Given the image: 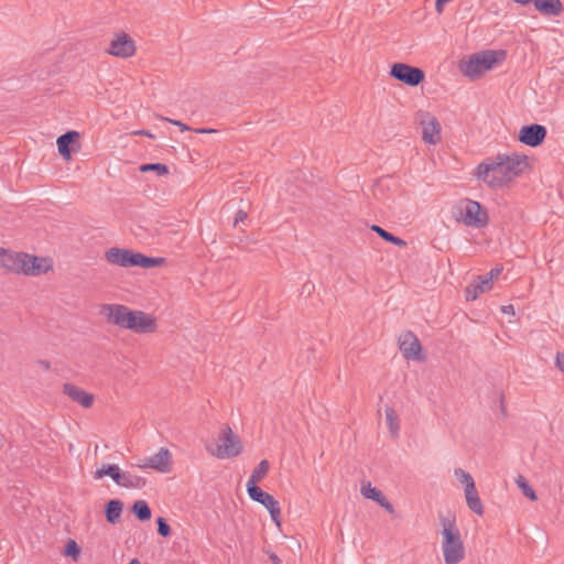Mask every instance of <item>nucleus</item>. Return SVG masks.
<instances>
[{"mask_svg": "<svg viewBox=\"0 0 564 564\" xmlns=\"http://www.w3.org/2000/svg\"><path fill=\"white\" fill-rule=\"evenodd\" d=\"M527 158L518 154H498L477 165L475 176L491 188H499L519 176Z\"/></svg>", "mask_w": 564, "mask_h": 564, "instance_id": "obj_1", "label": "nucleus"}, {"mask_svg": "<svg viewBox=\"0 0 564 564\" xmlns=\"http://www.w3.org/2000/svg\"><path fill=\"white\" fill-rule=\"evenodd\" d=\"M109 324L130 329L137 334L152 333L156 328L155 318L142 311H133L122 304H102L100 307Z\"/></svg>", "mask_w": 564, "mask_h": 564, "instance_id": "obj_2", "label": "nucleus"}, {"mask_svg": "<svg viewBox=\"0 0 564 564\" xmlns=\"http://www.w3.org/2000/svg\"><path fill=\"white\" fill-rule=\"evenodd\" d=\"M0 264L9 272L32 276L47 273L53 269L51 259L8 250L0 252Z\"/></svg>", "mask_w": 564, "mask_h": 564, "instance_id": "obj_3", "label": "nucleus"}, {"mask_svg": "<svg viewBox=\"0 0 564 564\" xmlns=\"http://www.w3.org/2000/svg\"><path fill=\"white\" fill-rule=\"evenodd\" d=\"M442 553L445 564H459L465 558V546L454 518L442 517Z\"/></svg>", "mask_w": 564, "mask_h": 564, "instance_id": "obj_4", "label": "nucleus"}, {"mask_svg": "<svg viewBox=\"0 0 564 564\" xmlns=\"http://www.w3.org/2000/svg\"><path fill=\"white\" fill-rule=\"evenodd\" d=\"M507 56L503 50H486L468 56L460 61L459 70L470 79L479 78L485 73L491 70L498 63L505 61Z\"/></svg>", "mask_w": 564, "mask_h": 564, "instance_id": "obj_5", "label": "nucleus"}, {"mask_svg": "<svg viewBox=\"0 0 564 564\" xmlns=\"http://www.w3.org/2000/svg\"><path fill=\"white\" fill-rule=\"evenodd\" d=\"M105 259L113 265L122 268L140 267L144 269L159 267L164 263V258L148 257L129 249L112 247L106 250Z\"/></svg>", "mask_w": 564, "mask_h": 564, "instance_id": "obj_6", "label": "nucleus"}, {"mask_svg": "<svg viewBox=\"0 0 564 564\" xmlns=\"http://www.w3.org/2000/svg\"><path fill=\"white\" fill-rule=\"evenodd\" d=\"M206 449L218 459H227L241 454L243 446L230 426L225 425L218 434L215 447L207 446Z\"/></svg>", "mask_w": 564, "mask_h": 564, "instance_id": "obj_7", "label": "nucleus"}, {"mask_svg": "<svg viewBox=\"0 0 564 564\" xmlns=\"http://www.w3.org/2000/svg\"><path fill=\"white\" fill-rule=\"evenodd\" d=\"M109 476L113 482L123 488L140 489L145 486V479L130 471H122L118 465H104L95 471L94 478Z\"/></svg>", "mask_w": 564, "mask_h": 564, "instance_id": "obj_8", "label": "nucleus"}, {"mask_svg": "<svg viewBox=\"0 0 564 564\" xmlns=\"http://www.w3.org/2000/svg\"><path fill=\"white\" fill-rule=\"evenodd\" d=\"M459 220L466 226L482 228L488 225L489 216L480 203L467 199L465 205L460 208Z\"/></svg>", "mask_w": 564, "mask_h": 564, "instance_id": "obj_9", "label": "nucleus"}, {"mask_svg": "<svg viewBox=\"0 0 564 564\" xmlns=\"http://www.w3.org/2000/svg\"><path fill=\"white\" fill-rule=\"evenodd\" d=\"M247 492L253 501L261 503L270 513L272 521L281 525V508L279 501L270 494L263 491L260 487L249 486Z\"/></svg>", "mask_w": 564, "mask_h": 564, "instance_id": "obj_10", "label": "nucleus"}, {"mask_svg": "<svg viewBox=\"0 0 564 564\" xmlns=\"http://www.w3.org/2000/svg\"><path fill=\"white\" fill-rule=\"evenodd\" d=\"M390 76L411 87L420 85L425 78V74L421 68L404 63L393 64L390 69Z\"/></svg>", "mask_w": 564, "mask_h": 564, "instance_id": "obj_11", "label": "nucleus"}, {"mask_svg": "<svg viewBox=\"0 0 564 564\" xmlns=\"http://www.w3.org/2000/svg\"><path fill=\"white\" fill-rule=\"evenodd\" d=\"M399 348L408 360L423 361L425 359L421 343L412 332H405L399 337Z\"/></svg>", "mask_w": 564, "mask_h": 564, "instance_id": "obj_12", "label": "nucleus"}, {"mask_svg": "<svg viewBox=\"0 0 564 564\" xmlns=\"http://www.w3.org/2000/svg\"><path fill=\"white\" fill-rule=\"evenodd\" d=\"M138 467L151 468L160 473H169L172 467V456L167 448L161 447L154 455L139 460Z\"/></svg>", "mask_w": 564, "mask_h": 564, "instance_id": "obj_13", "label": "nucleus"}, {"mask_svg": "<svg viewBox=\"0 0 564 564\" xmlns=\"http://www.w3.org/2000/svg\"><path fill=\"white\" fill-rule=\"evenodd\" d=\"M107 52L116 57L128 58L134 55L135 44L128 34L120 33L111 40Z\"/></svg>", "mask_w": 564, "mask_h": 564, "instance_id": "obj_14", "label": "nucleus"}, {"mask_svg": "<svg viewBox=\"0 0 564 564\" xmlns=\"http://www.w3.org/2000/svg\"><path fill=\"white\" fill-rule=\"evenodd\" d=\"M546 137V128L541 124L523 126L519 132V141L529 147L540 145Z\"/></svg>", "mask_w": 564, "mask_h": 564, "instance_id": "obj_15", "label": "nucleus"}, {"mask_svg": "<svg viewBox=\"0 0 564 564\" xmlns=\"http://www.w3.org/2000/svg\"><path fill=\"white\" fill-rule=\"evenodd\" d=\"M424 119L421 120L422 139L425 143L436 144L441 140V124L438 120L430 115H424Z\"/></svg>", "mask_w": 564, "mask_h": 564, "instance_id": "obj_16", "label": "nucleus"}, {"mask_svg": "<svg viewBox=\"0 0 564 564\" xmlns=\"http://www.w3.org/2000/svg\"><path fill=\"white\" fill-rule=\"evenodd\" d=\"M63 392L70 398L74 402H77L84 408H90L94 402L93 394L84 391L83 389L72 384V383H65L63 386Z\"/></svg>", "mask_w": 564, "mask_h": 564, "instance_id": "obj_17", "label": "nucleus"}, {"mask_svg": "<svg viewBox=\"0 0 564 564\" xmlns=\"http://www.w3.org/2000/svg\"><path fill=\"white\" fill-rule=\"evenodd\" d=\"M361 494L365 498L371 499L379 503L389 513L394 512L393 505L384 497V495L379 489L372 487L370 482L362 484Z\"/></svg>", "mask_w": 564, "mask_h": 564, "instance_id": "obj_18", "label": "nucleus"}, {"mask_svg": "<svg viewBox=\"0 0 564 564\" xmlns=\"http://www.w3.org/2000/svg\"><path fill=\"white\" fill-rule=\"evenodd\" d=\"M80 138L79 132L77 131H67L66 133L59 135L56 140L57 149L59 154L65 159L66 161L70 160V144L77 141Z\"/></svg>", "mask_w": 564, "mask_h": 564, "instance_id": "obj_19", "label": "nucleus"}, {"mask_svg": "<svg viewBox=\"0 0 564 564\" xmlns=\"http://www.w3.org/2000/svg\"><path fill=\"white\" fill-rule=\"evenodd\" d=\"M534 8L542 14L556 17L563 11L561 0H533Z\"/></svg>", "mask_w": 564, "mask_h": 564, "instance_id": "obj_20", "label": "nucleus"}, {"mask_svg": "<svg viewBox=\"0 0 564 564\" xmlns=\"http://www.w3.org/2000/svg\"><path fill=\"white\" fill-rule=\"evenodd\" d=\"M123 503L118 499H112L106 503L105 514L109 523L116 524L121 516Z\"/></svg>", "mask_w": 564, "mask_h": 564, "instance_id": "obj_21", "label": "nucleus"}, {"mask_svg": "<svg viewBox=\"0 0 564 564\" xmlns=\"http://www.w3.org/2000/svg\"><path fill=\"white\" fill-rule=\"evenodd\" d=\"M270 468V464L267 459L261 460L256 468L252 470L247 484L246 488L249 486L256 487L259 481H261L265 475L268 474Z\"/></svg>", "mask_w": 564, "mask_h": 564, "instance_id": "obj_22", "label": "nucleus"}, {"mask_svg": "<svg viewBox=\"0 0 564 564\" xmlns=\"http://www.w3.org/2000/svg\"><path fill=\"white\" fill-rule=\"evenodd\" d=\"M132 511L140 521H148L151 519V509L144 500H137L132 506Z\"/></svg>", "mask_w": 564, "mask_h": 564, "instance_id": "obj_23", "label": "nucleus"}, {"mask_svg": "<svg viewBox=\"0 0 564 564\" xmlns=\"http://www.w3.org/2000/svg\"><path fill=\"white\" fill-rule=\"evenodd\" d=\"M371 230L377 232L383 240H386L388 242H391V243H393V245H395L398 247H405L406 246V242L403 239L392 235L391 232L384 230L383 228H381L378 225H372L371 226Z\"/></svg>", "mask_w": 564, "mask_h": 564, "instance_id": "obj_24", "label": "nucleus"}, {"mask_svg": "<svg viewBox=\"0 0 564 564\" xmlns=\"http://www.w3.org/2000/svg\"><path fill=\"white\" fill-rule=\"evenodd\" d=\"M386 420L389 426V431L393 436H398L400 431L399 417L394 409L386 408Z\"/></svg>", "mask_w": 564, "mask_h": 564, "instance_id": "obj_25", "label": "nucleus"}, {"mask_svg": "<svg viewBox=\"0 0 564 564\" xmlns=\"http://www.w3.org/2000/svg\"><path fill=\"white\" fill-rule=\"evenodd\" d=\"M516 484L528 499H530L531 501H535L538 499L534 489L530 486L528 480L522 475H519L516 478Z\"/></svg>", "mask_w": 564, "mask_h": 564, "instance_id": "obj_26", "label": "nucleus"}, {"mask_svg": "<svg viewBox=\"0 0 564 564\" xmlns=\"http://www.w3.org/2000/svg\"><path fill=\"white\" fill-rule=\"evenodd\" d=\"M140 172H154L156 173L159 176H163V175H166L169 174V167L167 165L163 164V163H148V164H142L140 167H139Z\"/></svg>", "mask_w": 564, "mask_h": 564, "instance_id": "obj_27", "label": "nucleus"}, {"mask_svg": "<svg viewBox=\"0 0 564 564\" xmlns=\"http://www.w3.org/2000/svg\"><path fill=\"white\" fill-rule=\"evenodd\" d=\"M454 475L465 487H468L469 484H475L473 476L462 468H456Z\"/></svg>", "mask_w": 564, "mask_h": 564, "instance_id": "obj_28", "label": "nucleus"}, {"mask_svg": "<svg viewBox=\"0 0 564 564\" xmlns=\"http://www.w3.org/2000/svg\"><path fill=\"white\" fill-rule=\"evenodd\" d=\"M466 503H467L468 508L476 514H478V516L484 514V506H482V502H481L479 496L469 498V500H466Z\"/></svg>", "mask_w": 564, "mask_h": 564, "instance_id": "obj_29", "label": "nucleus"}, {"mask_svg": "<svg viewBox=\"0 0 564 564\" xmlns=\"http://www.w3.org/2000/svg\"><path fill=\"white\" fill-rule=\"evenodd\" d=\"M481 293H482V291H480V289L478 288L476 282L473 283V284H469L465 289V297H466L467 301L476 300Z\"/></svg>", "mask_w": 564, "mask_h": 564, "instance_id": "obj_30", "label": "nucleus"}, {"mask_svg": "<svg viewBox=\"0 0 564 564\" xmlns=\"http://www.w3.org/2000/svg\"><path fill=\"white\" fill-rule=\"evenodd\" d=\"M65 555L67 556H72L73 558H77L79 556V553H80V549L79 546L77 545L76 541L74 540H70L67 545H66V549H65Z\"/></svg>", "mask_w": 564, "mask_h": 564, "instance_id": "obj_31", "label": "nucleus"}, {"mask_svg": "<svg viewBox=\"0 0 564 564\" xmlns=\"http://www.w3.org/2000/svg\"><path fill=\"white\" fill-rule=\"evenodd\" d=\"M156 523H158V532L160 535L166 538L171 534V528L164 518H162V517L158 518Z\"/></svg>", "mask_w": 564, "mask_h": 564, "instance_id": "obj_32", "label": "nucleus"}, {"mask_svg": "<svg viewBox=\"0 0 564 564\" xmlns=\"http://www.w3.org/2000/svg\"><path fill=\"white\" fill-rule=\"evenodd\" d=\"M476 284L480 289V291L486 292L491 290L494 282L491 280H488L487 275H479L477 278Z\"/></svg>", "mask_w": 564, "mask_h": 564, "instance_id": "obj_33", "label": "nucleus"}, {"mask_svg": "<svg viewBox=\"0 0 564 564\" xmlns=\"http://www.w3.org/2000/svg\"><path fill=\"white\" fill-rule=\"evenodd\" d=\"M465 498L466 500H469V498H473V497H477L479 496L478 492H477V489H476V486L475 484H469L468 487H465Z\"/></svg>", "mask_w": 564, "mask_h": 564, "instance_id": "obj_34", "label": "nucleus"}, {"mask_svg": "<svg viewBox=\"0 0 564 564\" xmlns=\"http://www.w3.org/2000/svg\"><path fill=\"white\" fill-rule=\"evenodd\" d=\"M247 219V213L242 209L237 210L234 218V226H238L240 223H243Z\"/></svg>", "mask_w": 564, "mask_h": 564, "instance_id": "obj_35", "label": "nucleus"}, {"mask_svg": "<svg viewBox=\"0 0 564 564\" xmlns=\"http://www.w3.org/2000/svg\"><path fill=\"white\" fill-rule=\"evenodd\" d=\"M555 365L564 373V352L556 354Z\"/></svg>", "mask_w": 564, "mask_h": 564, "instance_id": "obj_36", "label": "nucleus"}, {"mask_svg": "<svg viewBox=\"0 0 564 564\" xmlns=\"http://www.w3.org/2000/svg\"><path fill=\"white\" fill-rule=\"evenodd\" d=\"M501 272H502V268H494L486 275H487L488 280H491L494 282V280L496 278H498Z\"/></svg>", "mask_w": 564, "mask_h": 564, "instance_id": "obj_37", "label": "nucleus"}, {"mask_svg": "<svg viewBox=\"0 0 564 564\" xmlns=\"http://www.w3.org/2000/svg\"><path fill=\"white\" fill-rule=\"evenodd\" d=\"M171 123L177 126L182 131H187L189 130V127L186 126L185 123H183L182 121L180 120H170Z\"/></svg>", "mask_w": 564, "mask_h": 564, "instance_id": "obj_38", "label": "nucleus"}, {"mask_svg": "<svg viewBox=\"0 0 564 564\" xmlns=\"http://www.w3.org/2000/svg\"><path fill=\"white\" fill-rule=\"evenodd\" d=\"M196 133H215L217 132L215 129L212 128H199L194 130Z\"/></svg>", "mask_w": 564, "mask_h": 564, "instance_id": "obj_39", "label": "nucleus"}, {"mask_svg": "<svg viewBox=\"0 0 564 564\" xmlns=\"http://www.w3.org/2000/svg\"><path fill=\"white\" fill-rule=\"evenodd\" d=\"M446 2H442V1H438V0H435V10L438 12V13H442L443 12V9H444V4Z\"/></svg>", "mask_w": 564, "mask_h": 564, "instance_id": "obj_40", "label": "nucleus"}, {"mask_svg": "<svg viewBox=\"0 0 564 564\" xmlns=\"http://www.w3.org/2000/svg\"><path fill=\"white\" fill-rule=\"evenodd\" d=\"M44 370H48L51 368V362L47 360H39L37 362Z\"/></svg>", "mask_w": 564, "mask_h": 564, "instance_id": "obj_41", "label": "nucleus"}, {"mask_svg": "<svg viewBox=\"0 0 564 564\" xmlns=\"http://www.w3.org/2000/svg\"><path fill=\"white\" fill-rule=\"evenodd\" d=\"M134 134H142V135L152 137L151 132L148 131V130H139V131H135Z\"/></svg>", "mask_w": 564, "mask_h": 564, "instance_id": "obj_42", "label": "nucleus"}, {"mask_svg": "<svg viewBox=\"0 0 564 564\" xmlns=\"http://www.w3.org/2000/svg\"><path fill=\"white\" fill-rule=\"evenodd\" d=\"M270 560L273 564H281L280 558L275 554H271Z\"/></svg>", "mask_w": 564, "mask_h": 564, "instance_id": "obj_43", "label": "nucleus"}, {"mask_svg": "<svg viewBox=\"0 0 564 564\" xmlns=\"http://www.w3.org/2000/svg\"><path fill=\"white\" fill-rule=\"evenodd\" d=\"M128 564H141L139 560L133 558Z\"/></svg>", "mask_w": 564, "mask_h": 564, "instance_id": "obj_44", "label": "nucleus"}, {"mask_svg": "<svg viewBox=\"0 0 564 564\" xmlns=\"http://www.w3.org/2000/svg\"><path fill=\"white\" fill-rule=\"evenodd\" d=\"M510 308L512 310V305H509V308L503 307V312H510Z\"/></svg>", "mask_w": 564, "mask_h": 564, "instance_id": "obj_45", "label": "nucleus"}, {"mask_svg": "<svg viewBox=\"0 0 564 564\" xmlns=\"http://www.w3.org/2000/svg\"><path fill=\"white\" fill-rule=\"evenodd\" d=\"M510 308L512 310V305H509V308L503 307V312H510Z\"/></svg>", "mask_w": 564, "mask_h": 564, "instance_id": "obj_46", "label": "nucleus"}, {"mask_svg": "<svg viewBox=\"0 0 564 564\" xmlns=\"http://www.w3.org/2000/svg\"><path fill=\"white\" fill-rule=\"evenodd\" d=\"M510 308L512 310V305H509V308L503 307V312H510Z\"/></svg>", "mask_w": 564, "mask_h": 564, "instance_id": "obj_47", "label": "nucleus"}]
</instances>
